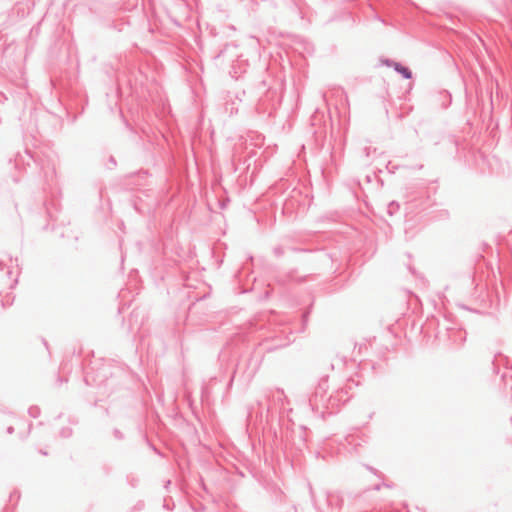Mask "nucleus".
I'll list each match as a JSON object with an SVG mask.
<instances>
[{
    "mask_svg": "<svg viewBox=\"0 0 512 512\" xmlns=\"http://www.w3.org/2000/svg\"><path fill=\"white\" fill-rule=\"evenodd\" d=\"M385 64L388 65V66L394 67V69L397 72H399L406 79H410L412 77L411 71L407 67H404V66L400 65L399 63L389 62L387 60V61H385Z\"/></svg>",
    "mask_w": 512,
    "mask_h": 512,
    "instance_id": "nucleus-1",
    "label": "nucleus"
}]
</instances>
